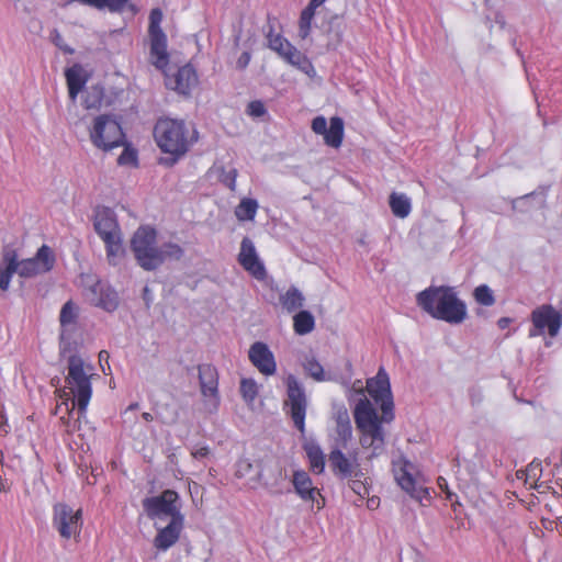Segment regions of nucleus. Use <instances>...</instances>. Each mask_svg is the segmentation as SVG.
I'll return each mask as SVG.
<instances>
[{
	"instance_id": "5fc2aeb1",
	"label": "nucleus",
	"mask_w": 562,
	"mask_h": 562,
	"mask_svg": "<svg viewBox=\"0 0 562 562\" xmlns=\"http://www.w3.org/2000/svg\"><path fill=\"white\" fill-rule=\"evenodd\" d=\"M512 323V318L509 317H501L498 321H497V326L501 328V329H506L509 324Z\"/></svg>"
},
{
	"instance_id": "4c0bfd02",
	"label": "nucleus",
	"mask_w": 562,
	"mask_h": 562,
	"mask_svg": "<svg viewBox=\"0 0 562 562\" xmlns=\"http://www.w3.org/2000/svg\"><path fill=\"white\" fill-rule=\"evenodd\" d=\"M240 394L245 402L252 403L258 395V385L252 379H241Z\"/></svg>"
},
{
	"instance_id": "c9c22d12",
	"label": "nucleus",
	"mask_w": 562,
	"mask_h": 562,
	"mask_svg": "<svg viewBox=\"0 0 562 562\" xmlns=\"http://www.w3.org/2000/svg\"><path fill=\"white\" fill-rule=\"evenodd\" d=\"M475 302L483 306H492L495 304V296L493 291L486 284L477 285L473 291Z\"/></svg>"
},
{
	"instance_id": "393cba45",
	"label": "nucleus",
	"mask_w": 562,
	"mask_h": 562,
	"mask_svg": "<svg viewBox=\"0 0 562 562\" xmlns=\"http://www.w3.org/2000/svg\"><path fill=\"white\" fill-rule=\"evenodd\" d=\"M412 469L413 467L408 462L393 464L394 477L403 492H415V479Z\"/></svg>"
},
{
	"instance_id": "72a5a7b5",
	"label": "nucleus",
	"mask_w": 562,
	"mask_h": 562,
	"mask_svg": "<svg viewBox=\"0 0 562 562\" xmlns=\"http://www.w3.org/2000/svg\"><path fill=\"white\" fill-rule=\"evenodd\" d=\"M336 434L341 446L346 447L347 442L351 439L352 427L347 415L339 416L336 422Z\"/></svg>"
},
{
	"instance_id": "e433bc0d",
	"label": "nucleus",
	"mask_w": 562,
	"mask_h": 562,
	"mask_svg": "<svg viewBox=\"0 0 562 562\" xmlns=\"http://www.w3.org/2000/svg\"><path fill=\"white\" fill-rule=\"evenodd\" d=\"M303 367L305 372L315 381L322 382L326 380L322 364L314 357L306 359Z\"/></svg>"
},
{
	"instance_id": "a18cd8bd",
	"label": "nucleus",
	"mask_w": 562,
	"mask_h": 562,
	"mask_svg": "<svg viewBox=\"0 0 562 562\" xmlns=\"http://www.w3.org/2000/svg\"><path fill=\"white\" fill-rule=\"evenodd\" d=\"M103 9L108 8L111 12H122L130 0H103Z\"/></svg>"
},
{
	"instance_id": "aec40b11",
	"label": "nucleus",
	"mask_w": 562,
	"mask_h": 562,
	"mask_svg": "<svg viewBox=\"0 0 562 562\" xmlns=\"http://www.w3.org/2000/svg\"><path fill=\"white\" fill-rule=\"evenodd\" d=\"M88 295L92 305L101 307L108 312L116 310L119 305V297L116 292L101 281L95 282L89 289Z\"/></svg>"
},
{
	"instance_id": "2eb2a0df",
	"label": "nucleus",
	"mask_w": 562,
	"mask_h": 562,
	"mask_svg": "<svg viewBox=\"0 0 562 562\" xmlns=\"http://www.w3.org/2000/svg\"><path fill=\"white\" fill-rule=\"evenodd\" d=\"M164 74L166 88L183 95H189L199 82L196 71L191 65L178 68L173 75L166 71Z\"/></svg>"
},
{
	"instance_id": "f8f14e48",
	"label": "nucleus",
	"mask_w": 562,
	"mask_h": 562,
	"mask_svg": "<svg viewBox=\"0 0 562 562\" xmlns=\"http://www.w3.org/2000/svg\"><path fill=\"white\" fill-rule=\"evenodd\" d=\"M269 47L276 52L285 63L308 72L313 68L305 54L300 52L285 37L280 34L268 35Z\"/></svg>"
},
{
	"instance_id": "f3484780",
	"label": "nucleus",
	"mask_w": 562,
	"mask_h": 562,
	"mask_svg": "<svg viewBox=\"0 0 562 562\" xmlns=\"http://www.w3.org/2000/svg\"><path fill=\"white\" fill-rule=\"evenodd\" d=\"M201 394L210 398L212 411L216 412L220 405L218 395V372L212 364H201L198 367Z\"/></svg>"
},
{
	"instance_id": "ddd939ff",
	"label": "nucleus",
	"mask_w": 562,
	"mask_h": 562,
	"mask_svg": "<svg viewBox=\"0 0 562 562\" xmlns=\"http://www.w3.org/2000/svg\"><path fill=\"white\" fill-rule=\"evenodd\" d=\"M286 404L290 406V415L294 426L302 434L305 431V416L307 401L303 387L294 376H289L286 381Z\"/></svg>"
},
{
	"instance_id": "f03ea898",
	"label": "nucleus",
	"mask_w": 562,
	"mask_h": 562,
	"mask_svg": "<svg viewBox=\"0 0 562 562\" xmlns=\"http://www.w3.org/2000/svg\"><path fill=\"white\" fill-rule=\"evenodd\" d=\"M93 370L92 364L86 362L78 355H71L68 358L65 386L58 393L69 412L77 408L80 416L86 414L92 396Z\"/></svg>"
},
{
	"instance_id": "58836bf2",
	"label": "nucleus",
	"mask_w": 562,
	"mask_h": 562,
	"mask_svg": "<svg viewBox=\"0 0 562 562\" xmlns=\"http://www.w3.org/2000/svg\"><path fill=\"white\" fill-rule=\"evenodd\" d=\"M117 164L120 166L137 167L138 156L136 149L131 148L130 146L124 147L123 151L117 158Z\"/></svg>"
},
{
	"instance_id": "de8ad7c7",
	"label": "nucleus",
	"mask_w": 562,
	"mask_h": 562,
	"mask_svg": "<svg viewBox=\"0 0 562 562\" xmlns=\"http://www.w3.org/2000/svg\"><path fill=\"white\" fill-rule=\"evenodd\" d=\"M236 179H237V170L231 169L229 171L225 172L222 177V182L228 187L231 190H235L236 187Z\"/></svg>"
},
{
	"instance_id": "f704fd0d",
	"label": "nucleus",
	"mask_w": 562,
	"mask_h": 562,
	"mask_svg": "<svg viewBox=\"0 0 562 562\" xmlns=\"http://www.w3.org/2000/svg\"><path fill=\"white\" fill-rule=\"evenodd\" d=\"M293 485L295 487V492L304 493V492H319L316 487L312 486V481L307 472L305 471H295L293 474Z\"/></svg>"
},
{
	"instance_id": "8fccbe9b",
	"label": "nucleus",
	"mask_w": 562,
	"mask_h": 562,
	"mask_svg": "<svg viewBox=\"0 0 562 562\" xmlns=\"http://www.w3.org/2000/svg\"><path fill=\"white\" fill-rule=\"evenodd\" d=\"M249 61H250V53L244 52L237 59V67L240 69H244L248 66Z\"/></svg>"
},
{
	"instance_id": "4468645a",
	"label": "nucleus",
	"mask_w": 562,
	"mask_h": 562,
	"mask_svg": "<svg viewBox=\"0 0 562 562\" xmlns=\"http://www.w3.org/2000/svg\"><path fill=\"white\" fill-rule=\"evenodd\" d=\"M54 265V251L47 245H42L33 258L16 260V273L22 278H32L50 271Z\"/></svg>"
},
{
	"instance_id": "e2e57ef3",
	"label": "nucleus",
	"mask_w": 562,
	"mask_h": 562,
	"mask_svg": "<svg viewBox=\"0 0 562 562\" xmlns=\"http://www.w3.org/2000/svg\"><path fill=\"white\" fill-rule=\"evenodd\" d=\"M438 483H439V487L442 488L445 483H446V481H445V479L439 477Z\"/></svg>"
},
{
	"instance_id": "79ce46f5",
	"label": "nucleus",
	"mask_w": 562,
	"mask_h": 562,
	"mask_svg": "<svg viewBox=\"0 0 562 562\" xmlns=\"http://www.w3.org/2000/svg\"><path fill=\"white\" fill-rule=\"evenodd\" d=\"M299 495L302 497V499L305 503L312 504V509L314 508L315 505H316L317 509H321L325 506V498H324L323 494L308 493V494H299Z\"/></svg>"
},
{
	"instance_id": "ea45409f",
	"label": "nucleus",
	"mask_w": 562,
	"mask_h": 562,
	"mask_svg": "<svg viewBox=\"0 0 562 562\" xmlns=\"http://www.w3.org/2000/svg\"><path fill=\"white\" fill-rule=\"evenodd\" d=\"M76 306L71 301L64 304L60 311L59 321L63 326L75 323L76 319Z\"/></svg>"
},
{
	"instance_id": "5701e85b",
	"label": "nucleus",
	"mask_w": 562,
	"mask_h": 562,
	"mask_svg": "<svg viewBox=\"0 0 562 562\" xmlns=\"http://www.w3.org/2000/svg\"><path fill=\"white\" fill-rule=\"evenodd\" d=\"M542 475V464L540 461L530 462L525 470L516 472V479L522 482L527 490L539 488L542 486L540 479Z\"/></svg>"
},
{
	"instance_id": "49530a36",
	"label": "nucleus",
	"mask_w": 562,
	"mask_h": 562,
	"mask_svg": "<svg viewBox=\"0 0 562 562\" xmlns=\"http://www.w3.org/2000/svg\"><path fill=\"white\" fill-rule=\"evenodd\" d=\"M312 131L316 134L324 135L327 130V121L324 116L319 115L312 121Z\"/></svg>"
},
{
	"instance_id": "3c124183",
	"label": "nucleus",
	"mask_w": 562,
	"mask_h": 562,
	"mask_svg": "<svg viewBox=\"0 0 562 562\" xmlns=\"http://www.w3.org/2000/svg\"><path fill=\"white\" fill-rule=\"evenodd\" d=\"M447 495V499L451 503V505L453 506V510L456 513V515H459L461 513V504H456L457 503V494H452V493H449V494H446Z\"/></svg>"
},
{
	"instance_id": "f257e3e1",
	"label": "nucleus",
	"mask_w": 562,
	"mask_h": 562,
	"mask_svg": "<svg viewBox=\"0 0 562 562\" xmlns=\"http://www.w3.org/2000/svg\"><path fill=\"white\" fill-rule=\"evenodd\" d=\"M143 514L153 521L157 533L154 547L167 551L180 539L184 528L179 494H155L142 501Z\"/></svg>"
},
{
	"instance_id": "bf43d9fd",
	"label": "nucleus",
	"mask_w": 562,
	"mask_h": 562,
	"mask_svg": "<svg viewBox=\"0 0 562 562\" xmlns=\"http://www.w3.org/2000/svg\"><path fill=\"white\" fill-rule=\"evenodd\" d=\"M109 352L106 350H101L99 352V361L102 363L103 360L108 361L109 359Z\"/></svg>"
},
{
	"instance_id": "338daca9",
	"label": "nucleus",
	"mask_w": 562,
	"mask_h": 562,
	"mask_svg": "<svg viewBox=\"0 0 562 562\" xmlns=\"http://www.w3.org/2000/svg\"><path fill=\"white\" fill-rule=\"evenodd\" d=\"M420 492L427 493L428 492V487H422Z\"/></svg>"
},
{
	"instance_id": "7c9ffc66",
	"label": "nucleus",
	"mask_w": 562,
	"mask_h": 562,
	"mask_svg": "<svg viewBox=\"0 0 562 562\" xmlns=\"http://www.w3.org/2000/svg\"><path fill=\"white\" fill-rule=\"evenodd\" d=\"M304 297L302 293L294 286L286 290L284 294L280 296V303L288 312H294L303 306Z\"/></svg>"
},
{
	"instance_id": "b1692460",
	"label": "nucleus",
	"mask_w": 562,
	"mask_h": 562,
	"mask_svg": "<svg viewBox=\"0 0 562 562\" xmlns=\"http://www.w3.org/2000/svg\"><path fill=\"white\" fill-rule=\"evenodd\" d=\"M2 260L5 267L0 269V289L7 291L13 274L16 273V251L14 249H4Z\"/></svg>"
},
{
	"instance_id": "37998d69",
	"label": "nucleus",
	"mask_w": 562,
	"mask_h": 562,
	"mask_svg": "<svg viewBox=\"0 0 562 562\" xmlns=\"http://www.w3.org/2000/svg\"><path fill=\"white\" fill-rule=\"evenodd\" d=\"M252 469V464L249 462L247 458H240L236 462V471L235 474L237 477H246L249 474V471Z\"/></svg>"
},
{
	"instance_id": "6e6d98bb",
	"label": "nucleus",
	"mask_w": 562,
	"mask_h": 562,
	"mask_svg": "<svg viewBox=\"0 0 562 562\" xmlns=\"http://www.w3.org/2000/svg\"><path fill=\"white\" fill-rule=\"evenodd\" d=\"M408 495L420 504H423L424 499L429 501V496H430V494H414V493H411Z\"/></svg>"
},
{
	"instance_id": "412c9836",
	"label": "nucleus",
	"mask_w": 562,
	"mask_h": 562,
	"mask_svg": "<svg viewBox=\"0 0 562 562\" xmlns=\"http://www.w3.org/2000/svg\"><path fill=\"white\" fill-rule=\"evenodd\" d=\"M150 49L149 57L150 63L159 70L165 72L169 65V53L167 49V36L164 32H157V34H149Z\"/></svg>"
},
{
	"instance_id": "20e7f679",
	"label": "nucleus",
	"mask_w": 562,
	"mask_h": 562,
	"mask_svg": "<svg viewBox=\"0 0 562 562\" xmlns=\"http://www.w3.org/2000/svg\"><path fill=\"white\" fill-rule=\"evenodd\" d=\"M157 233L153 227L140 226L132 237L131 249L137 263L147 271L159 268L166 260H180L183 256L181 246L166 243L156 246Z\"/></svg>"
},
{
	"instance_id": "c03bdc74",
	"label": "nucleus",
	"mask_w": 562,
	"mask_h": 562,
	"mask_svg": "<svg viewBox=\"0 0 562 562\" xmlns=\"http://www.w3.org/2000/svg\"><path fill=\"white\" fill-rule=\"evenodd\" d=\"M247 113L252 117H260L266 113L265 104L261 101H251L247 106Z\"/></svg>"
},
{
	"instance_id": "a211bd4d",
	"label": "nucleus",
	"mask_w": 562,
	"mask_h": 562,
	"mask_svg": "<svg viewBox=\"0 0 562 562\" xmlns=\"http://www.w3.org/2000/svg\"><path fill=\"white\" fill-rule=\"evenodd\" d=\"M328 460L333 472L341 479L357 476L359 472L357 453L346 456L340 449H334Z\"/></svg>"
},
{
	"instance_id": "cd10ccee",
	"label": "nucleus",
	"mask_w": 562,
	"mask_h": 562,
	"mask_svg": "<svg viewBox=\"0 0 562 562\" xmlns=\"http://www.w3.org/2000/svg\"><path fill=\"white\" fill-rule=\"evenodd\" d=\"M324 142L327 146L339 148L344 139V121L339 116H334L329 121V127L324 133Z\"/></svg>"
},
{
	"instance_id": "4d7b16f0",
	"label": "nucleus",
	"mask_w": 562,
	"mask_h": 562,
	"mask_svg": "<svg viewBox=\"0 0 562 562\" xmlns=\"http://www.w3.org/2000/svg\"><path fill=\"white\" fill-rule=\"evenodd\" d=\"M356 498L352 501L356 506H362L367 498L364 497V494H355Z\"/></svg>"
},
{
	"instance_id": "13d9d810",
	"label": "nucleus",
	"mask_w": 562,
	"mask_h": 562,
	"mask_svg": "<svg viewBox=\"0 0 562 562\" xmlns=\"http://www.w3.org/2000/svg\"><path fill=\"white\" fill-rule=\"evenodd\" d=\"M326 0H310L307 4L310 8L316 10L319 5H322Z\"/></svg>"
},
{
	"instance_id": "9b49d317",
	"label": "nucleus",
	"mask_w": 562,
	"mask_h": 562,
	"mask_svg": "<svg viewBox=\"0 0 562 562\" xmlns=\"http://www.w3.org/2000/svg\"><path fill=\"white\" fill-rule=\"evenodd\" d=\"M366 390L373 401L381 406L383 419H392L393 400L389 374L384 368H380L374 378L367 380Z\"/></svg>"
},
{
	"instance_id": "864d4df0",
	"label": "nucleus",
	"mask_w": 562,
	"mask_h": 562,
	"mask_svg": "<svg viewBox=\"0 0 562 562\" xmlns=\"http://www.w3.org/2000/svg\"><path fill=\"white\" fill-rule=\"evenodd\" d=\"M78 2L97 9H103V0H77Z\"/></svg>"
},
{
	"instance_id": "a19ab883",
	"label": "nucleus",
	"mask_w": 562,
	"mask_h": 562,
	"mask_svg": "<svg viewBox=\"0 0 562 562\" xmlns=\"http://www.w3.org/2000/svg\"><path fill=\"white\" fill-rule=\"evenodd\" d=\"M161 21H162L161 10L158 8L153 9L149 14L148 34H157V32H164L162 29L160 27Z\"/></svg>"
},
{
	"instance_id": "c756f323",
	"label": "nucleus",
	"mask_w": 562,
	"mask_h": 562,
	"mask_svg": "<svg viewBox=\"0 0 562 562\" xmlns=\"http://www.w3.org/2000/svg\"><path fill=\"white\" fill-rule=\"evenodd\" d=\"M315 327L314 316L308 311H300L293 317V329L297 335H306Z\"/></svg>"
},
{
	"instance_id": "603ef678",
	"label": "nucleus",
	"mask_w": 562,
	"mask_h": 562,
	"mask_svg": "<svg viewBox=\"0 0 562 562\" xmlns=\"http://www.w3.org/2000/svg\"><path fill=\"white\" fill-rule=\"evenodd\" d=\"M210 454L209 447H200L192 452V457L195 459H202Z\"/></svg>"
},
{
	"instance_id": "6ab92c4d",
	"label": "nucleus",
	"mask_w": 562,
	"mask_h": 562,
	"mask_svg": "<svg viewBox=\"0 0 562 562\" xmlns=\"http://www.w3.org/2000/svg\"><path fill=\"white\" fill-rule=\"evenodd\" d=\"M249 360L265 375L276 373L277 364L274 356L265 342L256 341L250 346Z\"/></svg>"
},
{
	"instance_id": "bb28decb",
	"label": "nucleus",
	"mask_w": 562,
	"mask_h": 562,
	"mask_svg": "<svg viewBox=\"0 0 562 562\" xmlns=\"http://www.w3.org/2000/svg\"><path fill=\"white\" fill-rule=\"evenodd\" d=\"M303 449L308 459L311 469L315 473H322L325 468V456L319 445L314 440H307L304 442Z\"/></svg>"
},
{
	"instance_id": "9d476101",
	"label": "nucleus",
	"mask_w": 562,
	"mask_h": 562,
	"mask_svg": "<svg viewBox=\"0 0 562 562\" xmlns=\"http://www.w3.org/2000/svg\"><path fill=\"white\" fill-rule=\"evenodd\" d=\"M532 328L529 337L543 335L546 330L550 337H555L562 326V315L550 304H542L531 312Z\"/></svg>"
},
{
	"instance_id": "052dcab7",
	"label": "nucleus",
	"mask_w": 562,
	"mask_h": 562,
	"mask_svg": "<svg viewBox=\"0 0 562 562\" xmlns=\"http://www.w3.org/2000/svg\"><path fill=\"white\" fill-rule=\"evenodd\" d=\"M142 417H143V419H144V420H146V422H148V423H149V422H153V419H154V418H153V415H151L150 413H147V412L143 413V414H142Z\"/></svg>"
},
{
	"instance_id": "dca6fc26",
	"label": "nucleus",
	"mask_w": 562,
	"mask_h": 562,
	"mask_svg": "<svg viewBox=\"0 0 562 562\" xmlns=\"http://www.w3.org/2000/svg\"><path fill=\"white\" fill-rule=\"evenodd\" d=\"M238 262L256 280H266L267 271L265 265L260 261L254 243L248 237L241 240Z\"/></svg>"
},
{
	"instance_id": "69168bd1",
	"label": "nucleus",
	"mask_w": 562,
	"mask_h": 562,
	"mask_svg": "<svg viewBox=\"0 0 562 562\" xmlns=\"http://www.w3.org/2000/svg\"><path fill=\"white\" fill-rule=\"evenodd\" d=\"M5 422V417L0 413V425Z\"/></svg>"
},
{
	"instance_id": "473e14b6",
	"label": "nucleus",
	"mask_w": 562,
	"mask_h": 562,
	"mask_svg": "<svg viewBox=\"0 0 562 562\" xmlns=\"http://www.w3.org/2000/svg\"><path fill=\"white\" fill-rule=\"evenodd\" d=\"M315 15V10L306 5L301 12L299 20V36L305 40L312 30V21Z\"/></svg>"
},
{
	"instance_id": "4be33fe9",
	"label": "nucleus",
	"mask_w": 562,
	"mask_h": 562,
	"mask_svg": "<svg viewBox=\"0 0 562 562\" xmlns=\"http://www.w3.org/2000/svg\"><path fill=\"white\" fill-rule=\"evenodd\" d=\"M65 77L69 98L76 101L89 79V74L81 65L75 64L65 70Z\"/></svg>"
},
{
	"instance_id": "7ed1b4c3",
	"label": "nucleus",
	"mask_w": 562,
	"mask_h": 562,
	"mask_svg": "<svg viewBox=\"0 0 562 562\" xmlns=\"http://www.w3.org/2000/svg\"><path fill=\"white\" fill-rule=\"evenodd\" d=\"M417 305L431 317L449 324H460L467 318V305L452 286H429L419 292Z\"/></svg>"
},
{
	"instance_id": "a878e982",
	"label": "nucleus",
	"mask_w": 562,
	"mask_h": 562,
	"mask_svg": "<svg viewBox=\"0 0 562 562\" xmlns=\"http://www.w3.org/2000/svg\"><path fill=\"white\" fill-rule=\"evenodd\" d=\"M105 90L101 85H92L83 90L82 106L99 111L104 105Z\"/></svg>"
},
{
	"instance_id": "2f4dec72",
	"label": "nucleus",
	"mask_w": 562,
	"mask_h": 562,
	"mask_svg": "<svg viewBox=\"0 0 562 562\" xmlns=\"http://www.w3.org/2000/svg\"><path fill=\"white\" fill-rule=\"evenodd\" d=\"M258 203L254 199L245 198L235 209V215L239 221H251L255 218Z\"/></svg>"
},
{
	"instance_id": "423d86ee",
	"label": "nucleus",
	"mask_w": 562,
	"mask_h": 562,
	"mask_svg": "<svg viewBox=\"0 0 562 562\" xmlns=\"http://www.w3.org/2000/svg\"><path fill=\"white\" fill-rule=\"evenodd\" d=\"M353 417L360 431L361 446L364 449H371L372 457L380 456L384 449L382 419L367 397L359 400L353 411Z\"/></svg>"
},
{
	"instance_id": "c85d7f7f",
	"label": "nucleus",
	"mask_w": 562,
	"mask_h": 562,
	"mask_svg": "<svg viewBox=\"0 0 562 562\" xmlns=\"http://www.w3.org/2000/svg\"><path fill=\"white\" fill-rule=\"evenodd\" d=\"M389 205L394 216L405 218L412 211L411 199L404 193L392 192L389 196Z\"/></svg>"
},
{
	"instance_id": "680f3d73",
	"label": "nucleus",
	"mask_w": 562,
	"mask_h": 562,
	"mask_svg": "<svg viewBox=\"0 0 562 562\" xmlns=\"http://www.w3.org/2000/svg\"><path fill=\"white\" fill-rule=\"evenodd\" d=\"M138 407H139L138 403H132V404L128 405L127 409L128 411H136V409H138Z\"/></svg>"
},
{
	"instance_id": "1a4fd4ad",
	"label": "nucleus",
	"mask_w": 562,
	"mask_h": 562,
	"mask_svg": "<svg viewBox=\"0 0 562 562\" xmlns=\"http://www.w3.org/2000/svg\"><path fill=\"white\" fill-rule=\"evenodd\" d=\"M52 525L63 539L79 536L82 529V508L67 503H56L53 507Z\"/></svg>"
},
{
	"instance_id": "6e6552de",
	"label": "nucleus",
	"mask_w": 562,
	"mask_h": 562,
	"mask_svg": "<svg viewBox=\"0 0 562 562\" xmlns=\"http://www.w3.org/2000/svg\"><path fill=\"white\" fill-rule=\"evenodd\" d=\"M88 133L91 144L103 151H110L124 145L123 128L110 114L94 116L88 126Z\"/></svg>"
},
{
	"instance_id": "0eeeda50",
	"label": "nucleus",
	"mask_w": 562,
	"mask_h": 562,
	"mask_svg": "<svg viewBox=\"0 0 562 562\" xmlns=\"http://www.w3.org/2000/svg\"><path fill=\"white\" fill-rule=\"evenodd\" d=\"M93 226L105 245L109 263L112 266L119 265L125 255V249L115 213L109 207H99L95 211Z\"/></svg>"
},
{
	"instance_id": "39448f33",
	"label": "nucleus",
	"mask_w": 562,
	"mask_h": 562,
	"mask_svg": "<svg viewBox=\"0 0 562 562\" xmlns=\"http://www.w3.org/2000/svg\"><path fill=\"white\" fill-rule=\"evenodd\" d=\"M154 137L160 150L172 157L173 164L198 142L199 134L194 126L183 120L162 117L155 124Z\"/></svg>"
},
{
	"instance_id": "09e8293b",
	"label": "nucleus",
	"mask_w": 562,
	"mask_h": 562,
	"mask_svg": "<svg viewBox=\"0 0 562 562\" xmlns=\"http://www.w3.org/2000/svg\"><path fill=\"white\" fill-rule=\"evenodd\" d=\"M380 497L375 494H373L371 497H368L366 501V505L368 509L374 510L380 506Z\"/></svg>"
},
{
	"instance_id": "0e129e2a",
	"label": "nucleus",
	"mask_w": 562,
	"mask_h": 562,
	"mask_svg": "<svg viewBox=\"0 0 562 562\" xmlns=\"http://www.w3.org/2000/svg\"><path fill=\"white\" fill-rule=\"evenodd\" d=\"M438 483H439V487L442 488L445 483H446V481H445V479L439 477Z\"/></svg>"
}]
</instances>
